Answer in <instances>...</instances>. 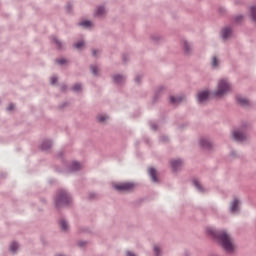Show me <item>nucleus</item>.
Returning a JSON list of instances; mask_svg holds the SVG:
<instances>
[{"label": "nucleus", "mask_w": 256, "mask_h": 256, "mask_svg": "<svg viewBox=\"0 0 256 256\" xmlns=\"http://www.w3.org/2000/svg\"><path fill=\"white\" fill-rule=\"evenodd\" d=\"M207 233L212 237H216L220 245H222L223 249L227 251V253H233V251H235L233 239H231V236H229L227 232L221 231L217 234L213 228H207Z\"/></svg>", "instance_id": "1"}, {"label": "nucleus", "mask_w": 256, "mask_h": 256, "mask_svg": "<svg viewBox=\"0 0 256 256\" xmlns=\"http://www.w3.org/2000/svg\"><path fill=\"white\" fill-rule=\"evenodd\" d=\"M229 91H231V84H229L227 82V80L222 79L218 82V88H217L216 92L214 93V95L216 97H223V96L227 95V93H229Z\"/></svg>", "instance_id": "2"}, {"label": "nucleus", "mask_w": 256, "mask_h": 256, "mask_svg": "<svg viewBox=\"0 0 256 256\" xmlns=\"http://www.w3.org/2000/svg\"><path fill=\"white\" fill-rule=\"evenodd\" d=\"M71 203V197L65 190H61L58 192L56 197V205L57 207H61V205H69Z\"/></svg>", "instance_id": "3"}, {"label": "nucleus", "mask_w": 256, "mask_h": 256, "mask_svg": "<svg viewBox=\"0 0 256 256\" xmlns=\"http://www.w3.org/2000/svg\"><path fill=\"white\" fill-rule=\"evenodd\" d=\"M134 187L135 184L129 182L113 184V188L116 189V191H132Z\"/></svg>", "instance_id": "4"}, {"label": "nucleus", "mask_w": 256, "mask_h": 256, "mask_svg": "<svg viewBox=\"0 0 256 256\" xmlns=\"http://www.w3.org/2000/svg\"><path fill=\"white\" fill-rule=\"evenodd\" d=\"M233 138L235 141H245V139H247V135L241 131L236 130L233 132Z\"/></svg>", "instance_id": "5"}, {"label": "nucleus", "mask_w": 256, "mask_h": 256, "mask_svg": "<svg viewBox=\"0 0 256 256\" xmlns=\"http://www.w3.org/2000/svg\"><path fill=\"white\" fill-rule=\"evenodd\" d=\"M199 103H205L209 99V91H201L197 95Z\"/></svg>", "instance_id": "6"}, {"label": "nucleus", "mask_w": 256, "mask_h": 256, "mask_svg": "<svg viewBox=\"0 0 256 256\" xmlns=\"http://www.w3.org/2000/svg\"><path fill=\"white\" fill-rule=\"evenodd\" d=\"M230 211L231 213H237L239 211V200L237 198L232 202Z\"/></svg>", "instance_id": "7"}, {"label": "nucleus", "mask_w": 256, "mask_h": 256, "mask_svg": "<svg viewBox=\"0 0 256 256\" xmlns=\"http://www.w3.org/2000/svg\"><path fill=\"white\" fill-rule=\"evenodd\" d=\"M181 165H183V161H181V160H172L171 161V167L174 171H177V169H179V167H181Z\"/></svg>", "instance_id": "8"}, {"label": "nucleus", "mask_w": 256, "mask_h": 256, "mask_svg": "<svg viewBox=\"0 0 256 256\" xmlns=\"http://www.w3.org/2000/svg\"><path fill=\"white\" fill-rule=\"evenodd\" d=\"M181 101H183V97H181V96H177V97L171 96L170 97V103L172 105H179V103H181Z\"/></svg>", "instance_id": "9"}, {"label": "nucleus", "mask_w": 256, "mask_h": 256, "mask_svg": "<svg viewBox=\"0 0 256 256\" xmlns=\"http://www.w3.org/2000/svg\"><path fill=\"white\" fill-rule=\"evenodd\" d=\"M148 173L151 176L152 181L157 183V171L154 168H149Z\"/></svg>", "instance_id": "10"}, {"label": "nucleus", "mask_w": 256, "mask_h": 256, "mask_svg": "<svg viewBox=\"0 0 256 256\" xmlns=\"http://www.w3.org/2000/svg\"><path fill=\"white\" fill-rule=\"evenodd\" d=\"M231 28L227 27L222 30V37L223 39H228V37H231Z\"/></svg>", "instance_id": "11"}, {"label": "nucleus", "mask_w": 256, "mask_h": 256, "mask_svg": "<svg viewBox=\"0 0 256 256\" xmlns=\"http://www.w3.org/2000/svg\"><path fill=\"white\" fill-rule=\"evenodd\" d=\"M200 145L203 147V149H211V142L207 139L200 140Z\"/></svg>", "instance_id": "12"}, {"label": "nucleus", "mask_w": 256, "mask_h": 256, "mask_svg": "<svg viewBox=\"0 0 256 256\" xmlns=\"http://www.w3.org/2000/svg\"><path fill=\"white\" fill-rule=\"evenodd\" d=\"M237 102L240 104V105H249V100H247L246 98L244 97H241V96H238L237 98Z\"/></svg>", "instance_id": "13"}, {"label": "nucleus", "mask_w": 256, "mask_h": 256, "mask_svg": "<svg viewBox=\"0 0 256 256\" xmlns=\"http://www.w3.org/2000/svg\"><path fill=\"white\" fill-rule=\"evenodd\" d=\"M79 26L80 27H86V29H87L89 27H92V24H91V21L83 20L82 22L79 23Z\"/></svg>", "instance_id": "14"}, {"label": "nucleus", "mask_w": 256, "mask_h": 256, "mask_svg": "<svg viewBox=\"0 0 256 256\" xmlns=\"http://www.w3.org/2000/svg\"><path fill=\"white\" fill-rule=\"evenodd\" d=\"M95 15H96L97 17H102V15H105V8H103V7H98V8H97V11H96V13H95Z\"/></svg>", "instance_id": "15"}, {"label": "nucleus", "mask_w": 256, "mask_h": 256, "mask_svg": "<svg viewBox=\"0 0 256 256\" xmlns=\"http://www.w3.org/2000/svg\"><path fill=\"white\" fill-rule=\"evenodd\" d=\"M59 225H60V229H62V231H67L68 229V225H67V222L65 220H61L59 222Z\"/></svg>", "instance_id": "16"}, {"label": "nucleus", "mask_w": 256, "mask_h": 256, "mask_svg": "<svg viewBox=\"0 0 256 256\" xmlns=\"http://www.w3.org/2000/svg\"><path fill=\"white\" fill-rule=\"evenodd\" d=\"M114 81L116 83H123V81H125V78L121 75H116V76H114Z\"/></svg>", "instance_id": "17"}, {"label": "nucleus", "mask_w": 256, "mask_h": 256, "mask_svg": "<svg viewBox=\"0 0 256 256\" xmlns=\"http://www.w3.org/2000/svg\"><path fill=\"white\" fill-rule=\"evenodd\" d=\"M79 169H81V164H79V162H73L72 171H79Z\"/></svg>", "instance_id": "18"}, {"label": "nucleus", "mask_w": 256, "mask_h": 256, "mask_svg": "<svg viewBox=\"0 0 256 256\" xmlns=\"http://www.w3.org/2000/svg\"><path fill=\"white\" fill-rule=\"evenodd\" d=\"M16 249H19V244L13 242V243L10 245V251H11L12 253H15Z\"/></svg>", "instance_id": "19"}, {"label": "nucleus", "mask_w": 256, "mask_h": 256, "mask_svg": "<svg viewBox=\"0 0 256 256\" xmlns=\"http://www.w3.org/2000/svg\"><path fill=\"white\" fill-rule=\"evenodd\" d=\"M99 123H104V121H107L109 119V117H107L106 115H99L97 117Z\"/></svg>", "instance_id": "20"}, {"label": "nucleus", "mask_w": 256, "mask_h": 256, "mask_svg": "<svg viewBox=\"0 0 256 256\" xmlns=\"http://www.w3.org/2000/svg\"><path fill=\"white\" fill-rule=\"evenodd\" d=\"M51 147V142L50 141H46L42 144V149L45 151L47 149H49Z\"/></svg>", "instance_id": "21"}, {"label": "nucleus", "mask_w": 256, "mask_h": 256, "mask_svg": "<svg viewBox=\"0 0 256 256\" xmlns=\"http://www.w3.org/2000/svg\"><path fill=\"white\" fill-rule=\"evenodd\" d=\"M251 17L253 21H256V7H251Z\"/></svg>", "instance_id": "22"}, {"label": "nucleus", "mask_w": 256, "mask_h": 256, "mask_svg": "<svg viewBox=\"0 0 256 256\" xmlns=\"http://www.w3.org/2000/svg\"><path fill=\"white\" fill-rule=\"evenodd\" d=\"M52 41L53 43H55L56 47H58V49H61V42L55 38V37H52Z\"/></svg>", "instance_id": "23"}, {"label": "nucleus", "mask_w": 256, "mask_h": 256, "mask_svg": "<svg viewBox=\"0 0 256 256\" xmlns=\"http://www.w3.org/2000/svg\"><path fill=\"white\" fill-rule=\"evenodd\" d=\"M84 46H85V42H83V41H80V42H77L76 44H74V47L76 49H81Z\"/></svg>", "instance_id": "24"}, {"label": "nucleus", "mask_w": 256, "mask_h": 256, "mask_svg": "<svg viewBox=\"0 0 256 256\" xmlns=\"http://www.w3.org/2000/svg\"><path fill=\"white\" fill-rule=\"evenodd\" d=\"M193 184H194L195 187L198 189V191H202L201 183H199L198 180H194V181H193Z\"/></svg>", "instance_id": "25"}, {"label": "nucleus", "mask_w": 256, "mask_h": 256, "mask_svg": "<svg viewBox=\"0 0 256 256\" xmlns=\"http://www.w3.org/2000/svg\"><path fill=\"white\" fill-rule=\"evenodd\" d=\"M183 48H184V51H186V53H189V43L187 42H183Z\"/></svg>", "instance_id": "26"}, {"label": "nucleus", "mask_w": 256, "mask_h": 256, "mask_svg": "<svg viewBox=\"0 0 256 256\" xmlns=\"http://www.w3.org/2000/svg\"><path fill=\"white\" fill-rule=\"evenodd\" d=\"M211 65H212V67H217L218 61H217V58H216V57H213V58H212Z\"/></svg>", "instance_id": "27"}, {"label": "nucleus", "mask_w": 256, "mask_h": 256, "mask_svg": "<svg viewBox=\"0 0 256 256\" xmlns=\"http://www.w3.org/2000/svg\"><path fill=\"white\" fill-rule=\"evenodd\" d=\"M66 62H67V60H65V58H61V59L56 60V63H58V65H63Z\"/></svg>", "instance_id": "28"}, {"label": "nucleus", "mask_w": 256, "mask_h": 256, "mask_svg": "<svg viewBox=\"0 0 256 256\" xmlns=\"http://www.w3.org/2000/svg\"><path fill=\"white\" fill-rule=\"evenodd\" d=\"M91 71L94 75H97V71H99V68H97V66H91Z\"/></svg>", "instance_id": "29"}, {"label": "nucleus", "mask_w": 256, "mask_h": 256, "mask_svg": "<svg viewBox=\"0 0 256 256\" xmlns=\"http://www.w3.org/2000/svg\"><path fill=\"white\" fill-rule=\"evenodd\" d=\"M73 91H81V84L74 85Z\"/></svg>", "instance_id": "30"}, {"label": "nucleus", "mask_w": 256, "mask_h": 256, "mask_svg": "<svg viewBox=\"0 0 256 256\" xmlns=\"http://www.w3.org/2000/svg\"><path fill=\"white\" fill-rule=\"evenodd\" d=\"M50 81L52 85H55L57 83V77L55 76L51 77Z\"/></svg>", "instance_id": "31"}, {"label": "nucleus", "mask_w": 256, "mask_h": 256, "mask_svg": "<svg viewBox=\"0 0 256 256\" xmlns=\"http://www.w3.org/2000/svg\"><path fill=\"white\" fill-rule=\"evenodd\" d=\"M13 109H15V105L10 104V105L8 106V111H13Z\"/></svg>", "instance_id": "32"}, {"label": "nucleus", "mask_w": 256, "mask_h": 256, "mask_svg": "<svg viewBox=\"0 0 256 256\" xmlns=\"http://www.w3.org/2000/svg\"><path fill=\"white\" fill-rule=\"evenodd\" d=\"M154 253H155L156 255H159V247H158V246H155V247H154Z\"/></svg>", "instance_id": "33"}, {"label": "nucleus", "mask_w": 256, "mask_h": 256, "mask_svg": "<svg viewBox=\"0 0 256 256\" xmlns=\"http://www.w3.org/2000/svg\"><path fill=\"white\" fill-rule=\"evenodd\" d=\"M241 19H243V16H238V17H236V21H237V22H240Z\"/></svg>", "instance_id": "34"}, {"label": "nucleus", "mask_w": 256, "mask_h": 256, "mask_svg": "<svg viewBox=\"0 0 256 256\" xmlns=\"http://www.w3.org/2000/svg\"><path fill=\"white\" fill-rule=\"evenodd\" d=\"M126 255H127V256H136L135 254H133L132 252H129V251L126 252Z\"/></svg>", "instance_id": "35"}, {"label": "nucleus", "mask_w": 256, "mask_h": 256, "mask_svg": "<svg viewBox=\"0 0 256 256\" xmlns=\"http://www.w3.org/2000/svg\"><path fill=\"white\" fill-rule=\"evenodd\" d=\"M92 55H97V50H93Z\"/></svg>", "instance_id": "36"}]
</instances>
